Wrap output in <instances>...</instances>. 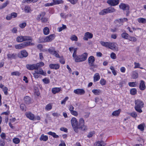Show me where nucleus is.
Here are the masks:
<instances>
[{
    "label": "nucleus",
    "mask_w": 146,
    "mask_h": 146,
    "mask_svg": "<svg viewBox=\"0 0 146 146\" xmlns=\"http://www.w3.org/2000/svg\"><path fill=\"white\" fill-rule=\"evenodd\" d=\"M106 143L104 141H98L95 143L94 145V146H104L106 145Z\"/></svg>",
    "instance_id": "obj_16"
},
{
    "label": "nucleus",
    "mask_w": 146,
    "mask_h": 146,
    "mask_svg": "<svg viewBox=\"0 0 146 146\" xmlns=\"http://www.w3.org/2000/svg\"><path fill=\"white\" fill-rule=\"evenodd\" d=\"M21 54H18V56L21 58H23L24 57H26L28 55V54L26 51L25 50H21Z\"/></svg>",
    "instance_id": "obj_7"
},
{
    "label": "nucleus",
    "mask_w": 146,
    "mask_h": 146,
    "mask_svg": "<svg viewBox=\"0 0 146 146\" xmlns=\"http://www.w3.org/2000/svg\"><path fill=\"white\" fill-rule=\"evenodd\" d=\"M138 77V73L135 72H133V73L132 77L133 79H135L137 78Z\"/></svg>",
    "instance_id": "obj_42"
},
{
    "label": "nucleus",
    "mask_w": 146,
    "mask_h": 146,
    "mask_svg": "<svg viewBox=\"0 0 146 146\" xmlns=\"http://www.w3.org/2000/svg\"><path fill=\"white\" fill-rule=\"evenodd\" d=\"M45 109L47 110H49L52 109V106L51 104H49L47 105L45 107Z\"/></svg>",
    "instance_id": "obj_44"
},
{
    "label": "nucleus",
    "mask_w": 146,
    "mask_h": 146,
    "mask_svg": "<svg viewBox=\"0 0 146 146\" xmlns=\"http://www.w3.org/2000/svg\"><path fill=\"white\" fill-rule=\"evenodd\" d=\"M120 112V110H116L114 111L112 113V115L113 116H118Z\"/></svg>",
    "instance_id": "obj_30"
},
{
    "label": "nucleus",
    "mask_w": 146,
    "mask_h": 146,
    "mask_svg": "<svg viewBox=\"0 0 146 146\" xmlns=\"http://www.w3.org/2000/svg\"><path fill=\"white\" fill-rule=\"evenodd\" d=\"M101 45L106 47H108L109 46V42H104L102 41L100 42Z\"/></svg>",
    "instance_id": "obj_35"
},
{
    "label": "nucleus",
    "mask_w": 146,
    "mask_h": 146,
    "mask_svg": "<svg viewBox=\"0 0 146 146\" xmlns=\"http://www.w3.org/2000/svg\"><path fill=\"white\" fill-rule=\"evenodd\" d=\"M74 59V60L75 62H82L81 58L80 55H76L74 56L73 57Z\"/></svg>",
    "instance_id": "obj_22"
},
{
    "label": "nucleus",
    "mask_w": 146,
    "mask_h": 146,
    "mask_svg": "<svg viewBox=\"0 0 146 146\" xmlns=\"http://www.w3.org/2000/svg\"><path fill=\"white\" fill-rule=\"evenodd\" d=\"M128 35L126 33H124L121 34V37L125 39H127L128 38Z\"/></svg>",
    "instance_id": "obj_36"
},
{
    "label": "nucleus",
    "mask_w": 146,
    "mask_h": 146,
    "mask_svg": "<svg viewBox=\"0 0 146 146\" xmlns=\"http://www.w3.org/2000/svg\"><path fill=\"white\" fill-rule=\"evenodd\" d=\"M71 124L74 131L76 132H78V129H80L82 131L87 129L86 126L84 125V121L82 118H80L78 123V121L75 117H73L71 120Z\"/></svg>",
    "instance_id": "obj_1"
},
{
    "label": "nucleus",
    "mask_w": 146,
    "mask_h": 146,
    "mask_svg": "<svg viewBox=\"0 0 146 146\" xmlns=\"http://www.w3.org/2000/svg\"><path fill=\"white\" fill-rule=\"evenodd\" d=\"M20 73L18 71H15L12 72L11 73V75L12 76H19L20 75Z\"/></svg>",
    "instance_id": "obj_48"
},
{
    "label": "nucleus",
    "mask_w": 146,
    "mask_h": 146,
    "mask_svg": "<svg viewBox=\"0 0 146 146\" xmlns=\"http://www.w3.org/2000/svg\"><path fill=\"white\" fill-rule=\"evenodd\" d=\"M95 58L93 56H90L88 59V63L91 67L94 66Z\"/></svg>",
    "instance_id": "obj_4"
},
{
    "label": "nucleus",
    "mask_w": 146,
    "mask_h": 146,
    "mask_svg": "<svg viewBox=\"0 0 146 146\" xmlns=\"http://www.w3.org/2000/svg\"><path fill=\"white\" fill-rule=\"evenodd\" d=\"M69 109L71 114L76 116H78V112L74 110V108L72 105H70Z\"/></svg>",
    "instance_id": "obj_6"
},
{
    "label": "nucleus",
    "mask_w": 146,
    "mask_h": 146,
    "mask_svg": "<svg viewBox=\"0 0 146 146\" xmlns=\"http://www.w3.org/2000/svg\"><path fill=\"white\" fill-rule=\"evenodd\" d=\"M92 92L95 95H98L101 91L99 90L94 89L92 90Z\"/></svg>",
    "instance_id": "obj_32"
},
{
    "label": "nucleus",
    "mask_w": 146,
    "mask_h": 146,
    "mask_svg": "<svg viewBox=\"0 0 146 146\" xmlns=\"http://www.w3.org/2000/svg\"><path fill=\"white\" fill-rule=\"evenodd\" d=\"M26 25V23H23L19 25V27L22 29H23L25 27Z\"/></svg>",
    "instance_id": "obj_51"
},
{
    "label": "nucleus",
    "mask_w": 146,
    "mask_h": 146,
    "mask_svg": "<svg viewBox=\"0 0 146 146\" xmlns=\"http://www.w3.org/2000/svg\"><path fill=\"white\" fill-rule=\"evenodd\" d=\"M95 133L94 132H89L87 135L88 137H90L92 136Z\"/></svg>",
    "instance_id": "obj_63"
},
{
    "label": "nucleus",
    "mask_w": 146,
    "mask_h": 146,
    "mask_svg": "<svg viewBox=\"0 0 146 146\" xmlns=\"http://www.w3.org/2000/svg\"><path fill=\"white\" fill-rule=\"evenodd\" d=\"M130 115L133 117L135 118L137 117V115L135 112H133L131 113Z\"/></svg>",
    "instance_id": "obj_59"
},
{
    "label": "nucleus",
    "mask_w": 146,
    "mask_h": 146,
    "mask_svg": "<svg viewBox=\"0 0 146 146\" xmlns=\"http://www.w3.org/2000/svg\"><path fill=\"white\" fill-rule=\"evenodd\" d=\"M53 3H52L53 4V5L63 3V1L62 0H53Z\"/></svg>",
    "instance_id": "obj_34"
},
{
    "label": "nucleus",
    "mask_w": 146,
    "mask_h": 146,
    "mask_svg": "<svg viewBox=\"0 0 146 146\" xmlns=\"http://www.w3.org/2000/svg\"><path fill=\"white\" fill-rule=\"evenodd\" d=\"M74 92L76 94L81 95L84 94L85 93V91L83 89H78L74 90Z\"/></svg>",
    "instance_id": "obj_14"
},
{
    "label": "nucleus",
    "mask_w": 146,
    "mask_h": 146,
    "mask_svg": "<svg viewBox=\"0 0 146 146\" xmlns=\"http://www.w3.org/2000/svg\"><path fill=\"white\" fill-rule=\"evenodd\" d=\"M0 136L2 139L4 140L5 139L6 136L5 133H2L0 135Z\"/></svg>",
    "instance_id": "obj_56"
},
{
    "label": "nucleus",
    "mask_w": 146,
    "mask_h": 146,
    "mask_svg": "<svg viewBox=\"0 0 146 146\" xmlns=\"http://www.w3.org/2000/svg\"><path fill=\"white\" fill-rule=\"evenodd\" d=\"M120 9L123 10V11L129 10V6L127 4H125L123 3H121L119 5Z\"/></svg>",
    "instance_id": "obj_5"
},
{
    "label": "nucleus",
    "mask_w": 146,
    "mask_h": 146,
    "mask_svg": "<svg viewBox=\"0 0 146 146\" xmlns=\"http://www.w3.org/2000/svg\"><path fill=\"white\" fill-rule=\"evenodd\" d=\"M11 15L12 18H15L17 17V13L13 12L11 13Z\"/></svg>",
    "instance_id": "obj_61"
},
{
    "label": "nucleus",
    "mask_w": 146,
    "mask_h": 146,
    "mask_svg": "<svg viewBox=\"0 0 146 146\" xmlns=\"http://www.w3.org/2000/svg\"><path fill=\"white\" fill-rule=\"evenodd\" d=\"M37 72H38V73L40 74H41L45 76L46 73L44 72L41 68L39 69L38 70H37Z\"/></svg>",
    "instance_id": "obj_39"
},
{
    "label": "nucleus",
    "mask_w": 146,
    "mask_h": 146,
    "mask_svg": "<svg viewBox=\"0 0 146 146\" xmlns=\"http://www.w3.org/2000/svg\"><path fill=\"white\" fill-rule=\"evenodd\" d=\"M68 97H66L61 102V104H62L65 105L66 101L68 100Z\"/></svg>",
    "instance_id": "obj_53"
},
{
    "label": "nucleus",
    "mask_w": 146,
    "mask_h": 146,
    "mask_svg": "<svg viewBox=\"0 0 146 146\" xmlns=\"http://www.w3.org/2000/svg\"><path fill=\"white\" fill-rule=\"evenodd\" d=\"M42 81L45 84H47L49 83L50 81L48 79L45 78L42 79Z\"/></svg>",
    "instance_id": "obj_62"
},
{
    "label": "nucleus",
    "mask_w": 146,
    "mask_h": 146,
    "mask_svg": "<svg viewBox=\"0 0 146 146\" xmlns=\"http://www.w3.org/2000/svg\"><path fill=\"white\" fill-rule=\"evenodd\" d=\"M138 21L139 23H145V22L146 20L143 18H140L138 19Z\"/></svg>",
    "instance_id": "obj_46"
},
{
    "label": "nucleus",
    "mask_w": 146,
    "mask_h": 146,
    "mask_svg": "<svg viewBox=\"0 0 146 146\" xmlns=\"http://www.w3.org/2000/svg\"><path fill=\"white\" fill-rule=\"evenodd\" d=\"M135 108L136 110L139 113L141 112L142 111L141 110V108L143 107L144 104L143 102L139 100H137L135 101Z\"/></svg>",
    "instance_id": "obj_2"
},
{
    "label": "nucleus",
    "mask_w": 146,
    "mask_h": 146,
    "mask_svg": "<svg viewBox=\"0 0 146 146\" xmlns=\"http://www.w3.org/2000/svg\"><path fill=\"white\" fill-rule=\"evenodd\" d=\"M48 139L47 136L43 134L41 135L39 138L40 141H46Z\"/></svg>",
    "instance_id": "obj_20"
},
{
    "label": "nucleus",
    "mask_w": 146,
    "mask_h": 146,
    "mask_svg": "<svg viewBox=\"0 0 146 146\" xmlns=\"http://www.w3.org/2000/svg\"><path fill=\"white\" fill-rule=\"evenodd\" d=\"M110 68L111 70H112V72L113 74L115 76L117 74L114 67L113 66H111L110 67Z\"/></svg>",
    "instance_id": "obj_47"
},
{
    "label": "nucleus",
    "mask_w": 146,
    "mask_h": 146,
    "mask_svg": "<svg viewBox=\"0 0 146 146\" xmlns=\"http://www.w3.org/2000/svg\"><path fill=\"white\" fill-rule=\"evenodd\" d=\"M117 44L115 42H109V48L113 50H117Z\"/></svg>",
    "instance_id": "obj_8"
},
{
    "label": "nucleus",
    "mask_w": 146,
    "mask_h": 146,
    "mask_svg": "<svg viewBox=\"0 0 146 146\" xmlns=\"http://www.w3.org/2000/svg\"><path fill=\"white\" fill-rule=\"evenodd\" d=\"M49 52L51 54H54L55 52L56 51L55 48L54 47H52L48 49Z\"/></svg>",
    "instance_id": "obj_25"
},
{
    "label": "nucleus",
    "mask_w": 146,
    "mask_h": 146,
    "mask_svg": "<svg viewBox=\"0 0 146 146\" xmlns=\"http://www.w3.org/2000/svg\"><path fill=\"white\" fill-rule=\"evenodd\" d=\"M20 108L21 109V110H23H23L25 111L26 110V109H25L26 107L24 104H21L20 105Z\"/></svg>",
    "instance_id": "obj_58"
},
{
    "label": "nucleus",
    "mask_w": 146,
    "mask_h": 146,
    "mask_svg": "<svg viewBox=\"0 0 146 146\" xmlns=\"http://www.w3.org/2000/svg\"><path fill=\"white\" fill-rule=\"evenodd\" d=\"M70 39L72 41H77V37L75 35H74L72 36L70 38Z\"/></svg>",
    "instance_id": "obj_45"
},
{
    "label": "nucleus",
    "mask_w": 146,
    "mask_h": 146,
    "mask_svg": "<svg viewBox=\"0 0 146 146\" xmlns=\"http://www.w3.org/2000/svg\"><path fill=\"white\" fill-rule=\"evenodd\" d=\"M8 2V1H6L5 3H4L2 6H1L2 9L4 8L7 5Z\"/></svg>",
    "instance_id": "obj_64"
},
{
    "label": "nucleus",
    "mask_w": 146,
    "mask_h": 146,
    "mask_svg": "<svg viewBox=\"0 0 146 146\" xmlns=\"http://www.w3.org/2000/svg\"><path fill=\"white\" fill-rule=\"evenodd\" d=\"M5 145V142L4 140H0V146H4Z\"/></svg>",
    "instance_id": "obj_60"
},
{
    "label": "nucleus",
    "mask_w": 146,
    "mask_h": 146,
    "mask_svg": "<svg viewBox=\"0 0 146 146\" xmlns=\"http://www.w3.org/2000/svg\"><path fill=\"white\" fill-rule=\"evenodd\" d=\"M43 31L44 35H48L49 33V29L47 27L44 28L43 29Z\"/></svg>",
    "instance_id": "obj_29"
},
{
    "label": "nucleus",
    "mask_w": 146,
    "mask_h": 146,
    "mask_svg": "<svg viewBox=\"0 0 146 146\" xmlns=\"http://www.w3.org/2000/svg\"><path fill=\"white\" fill-rule=\"evenodd\" d=\"M26 116L29 119L32 120H34V115L30 112H27L25 113Z\"/></svg>",
    "instance_id": "obj_12"
},
{
    "label": "nucleus",
    "mask_w": 146,
    "mask_h": 146,
    "mask_svg": "<svg viewBox=\"0 0 146 146\" xmlns=\"http://www.w3.org/2000/svg\"><path fill=\"white\" fill-rule=\"evenodd\" d=\"M3 91L4 92V94L7 95L8 94V88L6 87H5L3 88Z\"/></svg>",
    "instance_id": "obj_50"
},
{
    "label": "nucleus",
    "mask_w": 146,
    "mask_h": 146,
    "mask_svg": "<svg viewBox=\"0 0 146 146\" xmlns=\"http://www.w3.org/2000/svg\"><path fill=\"white\" fill-rule=\"evenodd\" d=\"M128 85L129 86L132 87H135L136 86L135 82H129Z\"/></svg>",
    "instance_id": "obj_52"
},
{
    "label": "nucleus",
    "mask_w": 146,
    "mask_h": 146,
    "mask_svg": "<svg viewBox=\"0 0 146 146\" xmlns=\"http://www.w3.org/2000/svg\"><path fill=\"white\" fill-rule=\"evenodd\" d=\"M25 42L26 47L30 45H34L35 44L34 43H31L30 42Z\"/></svg>",
    "instance_id": "obj_57"
},
{
    "label": "nucleus",
    "mask_w": 146,
    "mask_h": 146,
    "mask_svg": "<svg viewBox=\"0 0 146 146\" xmlns=\"http://www.w3.org/2000/svg\"><path fill=\"white\" fill-rule=\"evenodd\" d=\"M100 84L102 85H104L106 84V81L104 79H102L100 80Z\"/></svg>",
    "instance_id": "obj_55"
},
{
    "label": "nucleus",
    "mask_w": 146,
    "mask_h": 146,
    "mask_svg": "<svg viewBox=\"0 0 146 146\" xmlns=\"http://www.w3.org/2000/svg\"><path fill=\"white\" fill-rule=\"evenodd\" d=\"M119 0H110L107 1V3L111 6L116 5L119 3Z\"/></svg>",
    "instance_id": "obj_9"
},
{
    "label": "nucleus",
    "mask_w": 146,
    "mask_h": 146,
    "mask_svg": "<svg viewBox=\"0 0 146 146\" xmlns=\"http://www.w3.org/2000/svg\"><path fill=\"white\" fill-rule=\"evenodd\" d=\"M33 75L34 77L35 78H37L40 76V74L38 73V72L36 71H35V72L33 73Z\"/></svg>",
    "instance_id": "obj_43"
},
{
    "label": "nucleus",
    "mask_w": 146,
    "mask_h": 146,
    "mask_svg": "<svg viewBox=\"0 0 146 146\" xmlns=\"http://www.w3.org/2000/svg\"><path fill=\"white\" fill-rule=\"evenodd\" d=\"M145 88V86L144 82L143 80H141L139 84V88L141 90H143Z\"/></svg>",
    "instance_id": "obj_18"
},
{
    "label": "nucleus",
    "mask_w": 146,
    "mask_h": 146,
    "mask_svg": "<svg viewBox=\"0 0 146 146\" xmlns=\"http://www.w3.org/2000/svg\"><path fill=\"white\" fill-rule=\"evenodd\" d=\"M13 141L14 143L17 144L19 143L20 140L18 138H15L13 139Z\"/></svg>",
    "instance_id": "obj_38"
},
{
    "label": "nucleus",
    "mask_w": 146,
    "mask_h": 146,
    "mask_svg": "<svg viewBox=\"0 0 146 146\" xmlns=\"http://www.w3.org/2000/svg\"><path fill=\"white\" fill-rule=\"evenodd\" d=\"M54 34H52L48 36L44 39V41L46 42L51 41L54 38Z\"/></svg>",
    "instance_id": "obj_13"
},
{
    "label": "nucleus",
    "mask_w": 146,
    "mask_h": 146,
    "mask_svg": "<svg viewBox=\"0 0 146 146\" xmlns=\"http://www.w3.org/2000/svg\"><path fill=\"white\" fill-rule=\"evenodd\" d=\"M24 41L30 40L31 42L32 41V37L29 36H23Z\"/></svg>",
    "instance_id": "obj_31"
},
{
    "label": "nucleus",
    "mask_w": 146,
    "mask_h": 146,
    "mask_svg": "<svg viewBox=\"0 0 146 146\" xmlns=\"http://www.w3.org/2000/svg\"><path fill=\"white\" fill-rule=\"evenodd\" d=\"M68 1L73 5L76 4L78 2V0H68Z\"/></svg>",
    "instance_id": "obj_54"
},
{
    "label": "nucleus",
    "mask_w": 146,
    "mask_h": 146,
    "mask_svg": "<svg viewBox=\"0 0 146 146\" xmlns=\"http://www.w3.org/2000/svg\"><path fill=\"white\" fill-rule=\"evenodd\" d=\"M145 126V125L144 123H141L138 126L137 128L141 131H143L144 129V127Z\"/></svg>",
    "instance_id": "obj_26"
},
{
    "label": "nucleus",
    "mask_w": 146,
    "mask_h": 146,
    "mask_svg": "<svg viewBox=\"0 0 146 146\" xmlns=\"http://www.w3.org/2000/svg\"><path fill=\"white\" fill-rule=\"evenodd\" d=\"M108 13V10L107 8L103 10L99 13V14L100 15H104Z\"/></svg>",
    "instance_id": "obj_27"
},
{
    "label": "nucleus",
    "mask_w": 146,
    "mask_h": 146,
    "mask_svg": "<svg viewBox=\"0 0 146 146\" xmlns=\"http://www.w3.org/2000/svg\"><path fill=\"white\" fill-rule=\"evenodd\" d=\"M24 10L26 12L29 13L31 11V9L28 6H26L24 8Z\"/></svg>",
    "instance_id": "obj_41"
},
{
    "label": "nucleus",
    "mask_w": 146,
    "mask_h": 146,
    "mask_svg": "<svg viewBox=\"0 0 146 146\" xmlns=\"http://www.w3.org/2000/svg\"><path fill=\"white\" fill-rule=\"evenodd\" d=\"M16 40L19 42H21L24 41L23 37V36H18L16 38Z\"/></svg>",
    "instance_id": "obj_33"
},
{
    "label": "nucleus",
    "mask_w": 146,
    "mask_h": 146,
    "mask_svg": "<svg viewBox=\"0 0 146 146\" xmlns=\"http://www.w3.org/2000/svg\"><path fill=\"white\" fill-rule=\"evenodd\" d=\"M8 59L9 60L15 59L17 57V54L15 53H9L7 55Z\"/></svg>",
    "instance_id": "obj_11"
},
{
    "label": "nucleus",
    "mask_w": 146,
    "mask_h": 146,
    "mask_svg": "<svg viewBox=\"0 0 146 146\" xmlns=\"http://www.w3.org/2000/svg\"><path fill=\"white\" fill-rule=\"evenodd\" d=\"M127 20V19L126 18L119 19L114 21V23L117 27H119L123 25L124 22L126 21Z\"/></svg>",
    "instance_id": "obj_3"
},
{
    "label": "nucleus",
    "mask_w": 146,
    "mask_h": 146,
    "mask_svg": "<svg viewBox=\"0 0 146 146\" xmlns=\"http://www.w3.org/2000/svg\"><path fill=\"white\" fill-rule=\"evenodd\" d=\"M49 67L51 69L57 70L59 68L60 65L58 64H50Z\"/></svg>",
    "instance_id": "obj_15"
},
{
    "label": "nucleus",
    "mask_w": 146,
    "mask_h": 146,
    "mask_svg": "<svg viewBox=\"0 0 146 146\" xmlns=\"http://www.w3.org/2000/svg\"><path fill=\"white\" fill-rule=\"evenodd\" d=\"M25 103L27 104H29L31 102V98L29 96H26L24 98Z\"/></svg>",
    "instance_id": "obj_19"
},
{
    "label": "nucleus",
    "mask_w": 146,
    "mask_h": 146,
    "mask_svg": "<svg viewBox=\"0 0 146 146\" xmlns=\"http://www.w3.org/2000/svg\"><path fill=\"white\" fill-rule=\"evenodd\" d=\"M107 9L108 13L113 12L115 11V9L112 7H109Z\"/></svg>",
    "instance_id": "obj_37"
},
{
    "label": "nucleus",
    "mask_w": 146,
    "mask_h": 146,
    "mask_svg": "<svg viewBox=\"0 0 146 146\" xmlns=\"http://www.w3.org/2000/svg\"><path fill=\"white\" fill-rule=\"evenodd\" d=\"M111 58L113 59H115L116 58V55L114 52H112L110 54Z\"/></svg>",
    "instance_id": "obj_49"
},
{
    "label": "nucleus",
    "mask_w": 146,
    "mask_h": 146,
    "mask_svg": "<svg viewBox=\"0 0 146 146\" xmlns=\"http://www.w3.org/2000/svg\"><path fill=\"white\" fill-rule=\"evenodd\" d=\"M100 76L99 74L98 73H96L95 74L94 77V81H97L100 79Z\"/></svg>",
    "instance_id": "obj_24"
},
{
    "label": "nucleus",
    "mask_w": 146,
    "mask_h": 146,
    "mask_svg": "<svg viewBox=\"0 0 146 146\" xmlns=\"http://www.w3.org/2000/svg\"><path fill=\"white\" fill-rule=\"evenodd\" d=\"M137 93L136 90L134 88H132L130 90V93L131 95H134L136 94Z\"/></svg>",
    "instance_id": "obj_40"
},
{
    "label": "nucleus",
    "mask_w": 146,
    "mask_h": 146,
    "mask_svg": "<svg viewBox=\"0 0 146 146\" xmlns=\"http://www.w3.org/2000/svg\"><path fill=\"white\" fill-rule=\"evenodd\" d=\"M88 55V53L86 52H84L81 55H80L82 62L86 60Z\"/></svg>",
    "instance_id": "obj_17"
},
{
    "label": "nucleus",
    "mask_w": 146,
    "mask_h": 146,
    "mask_svg": "<svg viewBox=\"0 0 146 146\" xmlns=\"http://www.w3.org/2000/svg\"><path fill=\"white\" fill-rule=\"evenodd\" d=\"M60 90V89L59 88H54L52 89V92L54 94L58 92Z\"/></svg>",
    "instance_id": "obj_23"
},
{
    "label": "nucleus",
    "mask_w": 146,
    "mask_h": 146,
    "mask_svg": "<svg viewBox=\"0 0 146 146\" xmlns=\"http://www.w3.org/2000/svg\"><path fill=\"white\" fill-rule=\"evenodd\" d=\"M84 36L88 37L89 38H91L93 37V35L90 33L87 32L85 33Z\"/></svg>",
    "instance_id": "obj_28"
},
{
    "label": "nucleus",
    "mask_w": 146,
    "mask_h": 146,
    "mask_svg": "<svg viewBox=\"0 0 146 146\" xmlns=\"http://www.w3.org/2000/svg\"><path fill=\"white\" fill-rule=\"evenodd\" d=\"M25 42L15 45V47L16 49H19L24 48L26 47Z\"/></svg>",
    "instance_id": "obj_10"
},
{
    "label": "nucleus",
    "mask_w": 146,
    "mask_h": 146,
    "mask_svg": "<svg viewBox=\"0 0 146 146\" xmlns=\"http://www.w3.org/2000/svg\"><path fill=\"white\" fill-rule=\"evenodd\" d=\"M26 67L28 69L30 70H33L35 69V64H27L26 66Z\"/></svg>",
    "instance_id": "obj_21"
}]
</instances>
